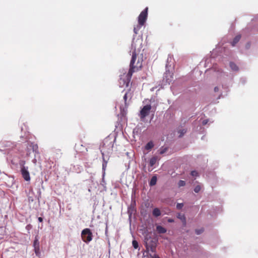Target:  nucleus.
<instances>
[{
	"instance_id": "nucleus-5",
	"label": "nucleus",
	"mask_w": 258,
	"mask_h": 258,
	"mask_svg": "<svg viewBox=\"0 0 258 258\" xmlns=\"http://www.w3.org/2000/svg\"><path fill=\"white\" fill-rule=\"evenodd\" d=\"M151 106L150 105H146L144 106L141 110L140 112V116L141 119L145 118L147 115H149Z\"/></svg>"
},
{
	"instance_id": "nucleus-25",
	"label": "nucleus",
	"mask_w": 258,
	"mask_h": 258,
	"mask_svg": "<svg viewBox=\"0 0 258 258\" xmlns=\"http://www.w3.org/2000/svg\"><path fill=\"white\" fill-rule=\"evenodd\" d=\"M183 206V204L181 203V204H177V205H176V208L177 209H181Z\"/></svg>"
},
{
	"instance_id": "nucleus-28",
	"label": "nucleus",
	"mask_w": 258,
	"mask_h": 258,
	"mask_svg": "<svg viewBox=\"0 0 258 258\" xmlns=\"http://www.w3.org/2000/svg\"><path fill=\"white\" fill-rule=\"evenodd\" d=\"M219 91V88L218 87H215L214 88V91L215 92H218Z\"/></svg>"
},
{
	"instance_id": "nucleus-12",
	"label": "nucleus",
	"mask_w": 258,
	"mask_h": 258,
	"mask_svg": "<svg viewBox=\"0 0 258 258\" xmlns=\"http://www.w3.org/2000/svg\"><path fill=\"white\" fill-rule=\"evenodd\" d=\"M240 38L241 36L240 35L236 36L231 42V45L234 46L240 40Z\"/></svg>"
},
{
	"instance_id": "nucleus-30",
	"label": "nucleus",
	"mask_w": 258,
	"mask_h": 258,
	"mask_svg": "<svg viewBox=\"0 0 258 258\" xmlns=\"http://www.w3.org/2000/svg\"><path fill=\"white\" fill-rule=\"evenodd\" d=\"M207 121H206V120H204V121H203V124L205 125V124H206L207 123Z\"/></svg>"
},
{
	"instance_id": "nucleus-20",
	"label": "nucleus",
	"mask_w": 258,
	"mask_h": 258,
	"mask_svg": "<svg viewBox=\"0 0 258 258\" xmlns=\"http://www.w3.org/2000/svg\"><path fill=\"white\" fill-rule=\"evenodd\" d=\"M132 244H133V247L135 249L138 248V247L139 246L138 242L136 240H133V242H132Z\"/></svg>"
},
{
	"instance_id": "nucleus-4",
	"label": "nucleus",
	"mask_w": 258,
	"mask_h": 258,
	"mask_svg": "<svg viewBox=\"0 0 258 258\" xmlns=\"http://www.w3.org/2000/svg\"><path fill=\"white\" fill-rule=\"evenodd\" d=\"M148 8H146L139 15L138 17V23L139 25L143 26L145 23L148 16Z\"/></svg>"
},
{
	"instance_id": "nucleus-27",
	"label": "nucleus",
	"mask_w": 258,
	"mask_h": 258,
	"mask_svg": "<svg viewBox=\"0 0 258 258\" xmlns=\"http://www.w3.org/2000/svg\"><path fill=\"white\" fill-rule=\"evenodd\" d=\"M169 75L170 76V77L172 78V76L170 75V73L169 72H166L165 74V76H164V77H167V76Z\"/></svg>"
},
{
	"instance_id": "nucleus-15",
	"label": "nucleus",
	"mask_w": 258,
	"mask_h": 258,
	"mask_svg": "<svg viewBox=\"0 0 258 258\" xmlns=\"http://www.w3.org/2000/svg\"><path fill=\"white\" fill-rule=\"evenodd\" d=\"M153 147H154V144H153V142L150 141L146 144V145L145 146V149L147 150H150L151 149H152L153 148Z\"/></svg>"
},
{
	"instance_id": "nucleus-26",
	"label": "nucleus",
	"mask_w": 258,
	"mask_h": 258,
	"mask_svg": "<svg viewBox=\"0 0 258 258\" xmlns=\"http://www.w3.org/2000/svg\"><path fill=\"white\" fill-rule=\"evenodd\" d=\"M151 256V255H150ZM152 258H160L158 255L154 254V255L152 256Z\"/></svg>"
},
{
	"instance_id": "nucleus-8",
	"label": "nucleus",
	"mask_w": 258,
	"mask_h": 258,
	"mask_svg": "<svg viewBox=\"0 0 258 258\" xmlns=\"http://www.w3.org/2000/svg\"><path fill=\"white\" fill-rule=\"evenodd\" d=\"M156 230L159 234H163L166 232V229L161 226H157L156 227Z\"/></svg>"
},
{
	"instance_id": "nucleus-10",
	"label": "nucleus",
	"mask_w": 258,
	"mask_h": 258,
	"mask_svg": "<svg viewBox=\"0 0 258 258\" xmlns=\"http://www.w3.org/2000/svg\"><path fill=\"white\" fill-rule=\"evenodd\" d=\"M177 217L182 222L184 225L186 224V218L184 214L178 213Z\"/></svg>"
},
{
	"instance_id": "nucleus-2",
	"label": "nucleus",
	"mask_w": 258,
	"mask_h": 258,
	"mask_svg": "<svg viewBox=\"0 0 258 258\" xmlns=\"http://www.w3.org/2000/svg\"><path fill=\"white\" fill-rule=\"evenodd\" d=\"M145 246L147 251L154 252L156 251L157 240L154 238L146 237L145 239Z\"/></svg>"
},
{
	"instance_id": "nucleus-23",
	"label": "nucleus",
	"mask_w": 258,
	"mask_h": 258,
	"mask_svg": "<svg viewBox=\"0 0 258 258\" xmlns=\"http://www.w3.org/2000/svg\"><path fill=\"white\" fill-rule=\"evenodd\" d=\"M190 174L192 176H199V173L198 172L196 171V170H194V171H192L190 173Z\"/></svg>"
},
{
	"instance_id": "nucleus-22",
	"label": "nucleus",
	"mask_w": 258,
	"mask_h": 258,
	"mask_svg": "<svg viewBox=\"0 0 258 258\" xmlns=\"http://www.w3.org/2000/svg\"><path fill=\"white\" fill-rule=\"evenodd\" d=\"M201 190V186L200 185H197L194 188V191L196 193L199 192Z\"/></svg>"
},
{
	"instance_id": "nucleus-18",
	"label": "nucleus",
	"mask_w": 258,
	"mask_h": 258,
	"mask_svg": "<svg viewBox=\"0 0 258 258\" xmlns=\"http://www.w3.org/2000/svg\"><path fill=\"white\" fill-rule=\"evenodd\" d=\"M142 26L140 25H137L136 27H135L134 28V32L136 34H137L138 33V31L141 29Z\"/></svg>"
},
{
	"instance_id": "nucleus-29",
	"label": "nucleus",
	"mask_w": 258,
	"mask_h": 258,
	"mask_svg": "<svg viewBox=\"0 0 258 258\" xmlns=\"http://www.w3.org/2000/svg\"><path fill=\"white\" fill-rule=\"evenodd\" d=\"M38 220L40 222H42L43 221V218L42 217H39Z\"/></svg>"
},
{
	"instance_id": "nucleus-13",
	"label": "nucleus",
	"mask_w": 258,
	"mask_h": 258,
	"mask_svg": "<svg viewBox=\"0 0 258 258\" xmlns=\"http://www.w3.org/2000/svg\"><path fill=\"white\" fill-rule=\"evenodd\" d=\"M230 67L231 69L233 71H238V67L233 62H230L229 64Z\"/></svg>"
},
{
	"instance_id": "nucleus-32",
	"label": "nucleus",
	"mask_w": 258,
	"mask_h": 258,
	"mask_svg": "<svg viewBox=\"0 0 258 258\" xmlns=\"http://www.w3.org/2000/svg\"><path fill=\"white\" fill-rule=\"evenodd\" d=\"M168 221H169V222H172V220L169 219V220H168Z\"/></svg>"
},
{
	"instance_id": "nucleus-1",
	"label": "nucleus",
	"mask_w": 258,
	"mask_h": 258,
	"mask_svg": "<svg viewBox=\"0 0 258 258\" xmlns=\"http://www.w3.org/2000/svg\"><path fill=\"white\" fill-rule=\"evenodd\" d=\"M142 58H137V54L135 50L133 52L132 59L130 62V69L128 73L125 76V79H120V84H121V81L123 82V85H125L126 87L128 86L129 83L131 82V78L134 72H137L142 67L143 65Z\"/></svg>"
},
{
	"instance_id": "nucleus-17",
	"label": "nucleus",
	"mask_w": 258,
	"mask_h": 258,
	"mask_svg": "<svg viewBox=\"0 0 258 258\" xmlns=\"http://www.w3.org/2000/svg\"><path fill=\"white\" fill-rule=\"evenodd\" d=\"M178 132L179 134V137L181 138L186 132V131L185 129H182V130H179Z\"/></svg>"
},
{
	"instance_id": "nucleus-24",
	"label": "nucleus",
	"mask_w": 258,
	"mask_h": 258,
	"mask_svg": "<svg viewBox=\"0 0 258 258\" xmlns=\"http://www.w3.org/2000/svg\"><path fill=\"white\" fill-rule=\"evenodd\" d=\"M203 231H204V229L202 228L201 229H196V233L198 235L201 234Z\"/></svg>"
},
{
	"instance_id": "nucleus-6",
	"label": "nucleus",
	"mask_w": 258,
	"mask_h": 258,
	"mask_svg": "<svg viewBox=\"0 0 258 258\" xmlns=\"http://www.w3.org/2000/svg\"><path fill=\"white\" fill-rule=\"evenodd\" d=\"M21 172L22 177L26 181H29L30 180V174L27 167H26L23 165L21 167Z\"/></svg>"
},
{
	"instance_id": "nucleus-19",
	"label": "nucleus",
	"mask_w": 258,
	"mask_h": 258,
	"mask_svg": "<svg viewBox=\"0 0 258 258\" xmlns=\"http://www.w3.org/2000/svg\"><path fill=\"white\" fill-rule=\"evenodd\" d=\"M168 150V148L167 147H165V148H161L160 149V154H163L164 153H165Z\"/></svg>"
},
{
	"instance_id": "nucleus-9",
	"label": "nucleus",
	"mask_w": 258,
	"mask_h": 258,
	"mask_svg": "<svg viewBox=\"0 0 258 258\" xmlns=\"http://www.w3.org/2000/svg\"><path fill=\"white\" fill-rule=\"evenodd\" d=\"M153 215L156 217H157L161 215V211L158 208H155L153 209L152 212Z\"/></svg>"
},
{
	"instance_id": "nucleus-16",
	"label": "nucleus",
	"mask_w": 258,
	"mask_h": 258,
	"mask_svg": "<svg viewBox=\"0 0 258 258\" xmlns=\"http://www.w3.org/2000/svg\"><path fill=\"white\" fill-rule=\"evenodd\" d=\"M157 182V177L155 176H154L151 179L149 184L150 186H153L156 184Z\"/></svg>"
},
{
	"instance_id": "nucleus-11",
	"label": "nucleus",
	"mask_w": 258,
	"mask_h": 258,
	"mask_svg": "<svg viewBox=\"0 0 258 258\" xmlns=\"http://www.w3.org/2000/svg\"><path fill=\"white\" fill-rule=\"evenodd\" d=\"M33 246L35 248V252H37V251L39 250V242L38 241V239L37 238H35L34 242H33Z\"/></svg>"
},
{
	"instance_id": "nucleus-14",
	"label": "nucleus",
	"mask_w": 258,
	"mask_h": 258,
	"mask_svg": "<svg viewBox=\"0 0 258 258\" xmlns=\"http://www.w3.org/2000/svg\"><path fill=\"white\" fill-rule=\"evenodd\" d=\"M157 160V157H153L151 158L150 159V162H149L150 166L151 167L153 166L155 164Z\"/></svg>"
},
{
	"instance_id": "nucleus-31",
	"label": "nucleus",
	"mask_w": 258,
	"mask_h": 258,
	"mask_svg": "<svg viewBox=\"0 0 258 258\" xmlns=\"http://www.w3.org/2000/svg\"><path fill=\"white\" fill-rule=\"evenodd\" d=\"M171 80H170V79H168L167 80V82L169 83V82H171Z\"/></svg>"
},
{
	"instance_id": "nucleus-7",
	"label": "nucleus",
	"mask_w": 258,
	"mask_h": 258,
	"mask_svg": "<svg viewBox=\"0 0 258 258\" xmlns=\"http://www.w3.org/2000/svg\"><path fill=\"white\" fill-rule=\"evenodd\" d=\"M133 96L132 93L131 92V89H129L124 94L123 96V100L124 101L125 105H127V99L129 98L130 100Z\"/></svg>"
},
{
	"instance_id": "nucleus-3",
	"label": "nucleus",
	"mask_w": 258,
	"mask_h": 258,
	"mask_svg": "<svg viewBox=\"0 0 258 258\" xmlns=\"http://www.w3.org/2000/svg\"><path fill=\"white\" fill-rule=\"evenodd\" d=\"M81 236L84 242L88 243L92 240L93 234L90 229L85 228L82 230Z\"/></svg>"
},
{
	"instance_id": "nucleus-21",
	"label": "nucleus",
	"mask_w": 258,
	"mask_h": 258,
	"mask_svg": "<svg viewBox=\"0 0 258 258\" xmlns=\"http://www.w3.org/2000/svg\"><path fill=\"white\" fill-rule=\"evenodd\" d=\"M185 185V182L183 180H179V182H178V186L179 187L180 186H183Z\"/></svg>"
}]
</instances>
